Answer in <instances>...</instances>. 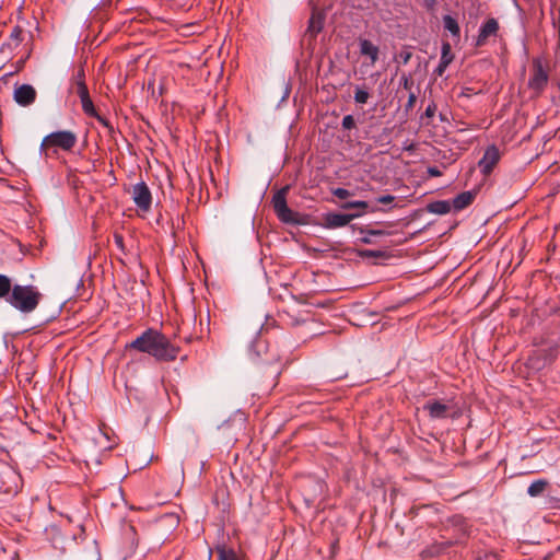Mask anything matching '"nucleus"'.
Wrapping results in <instances>:
<instances>
[{
  "mask_svg": "<svg viewBox=\"0 0 560 560\" xmlns=\"http://www.w3.org/2000/svg\"><path fill=\"white\" fill-rule=\"evenodd\" d=\"M131 197L136 206L147 212L151 209L152 196L148 185L144 182L133 185Z\"/></svg>",
  "mask_w": 560,
  "mask_h": 560,
  "instance_id": "423d86ee",
  "label": "nucleus"
},
{
  "mask_svg": "<svg viewBox=\"0 0 560 560\" xmlns=\"http://www.w3.org/2000/svg\"><path fill=\"white\" fill-rule=\"evenodd\" d=\"M13 285L11 283V279L0 273V299H8L12 293Z\"/></svg>",
  "mask_w": 560,
  "mask_h": 560,
  "instance_id": "5701e85b",
  "label": "nucleus"
},
{
  "mask_svg": "<svg viewBox=\"0 0 560 560\" xmlns=\"http://www.w3.org/2000/svg\"><path fill=\"white\" fill-rule=\"evenodd\" d=\"M289 189V186H284L273 195L271 202L275 213L277 214L278 219L285 224H305L304 217L301 213L293 211L288 207L287 195Z\"/></svg>",
  "mask_w": 560,
  "mask_h": 560,
  "instance_id": "7ed1b4c3",
  "label": "nucleus"
},
{
  "mask_svg": "<svg viewBox=\"0 0 560 560\" xmlns=\"http://www.w3.org/2000/svg\"><path fill=\"white\" fill-rule=\"evenodd\" d=\"M435 112H436V104L432 101L428 104L423 116L427 118H432L435 115Z\"/></svg>",
  "mask_w": 560,
  "mask_h": 560,
  "instance_id": "c9c22d12",
  "label": "nucleus"
},
{
  "mask_svg": "<svg viewBox=\"0 0 560 560\" xmlns=\"http://www.w3.org/2000/svg\"><path fill=\"white\" fill-rule=\"evenodd\" d=\"M341 125L343 129L350 130L355 127V120L352 115H346L342 118Z\"/></svg>",
  "mask_w": 560,
  "mask_h": 560,
  "instance_id": "72a5a7b5",
  "label": "nucleus"
},
{
  "mask_svg": "<svg viewBox=\"0 0 560 560\" xmlns=\"http://www.w3.org/2000/svg\"><path fill=\"white\" fill-rule=\"evenodd\" d=\"M453 545L454 542L452 540L434 541L420 552V557L423 560L439 557L443 555Z\"/></svg>",
  "mask_w": 560,
  "mask_h": 560,
  "instance_id": "ddd939ff",
  "label": "nucleus"
},
{
  "mask_svg": "<svg viewBox=\"0 0 560 560\" xmlns=\"http://www.w3.org/2000/svg\"><path fill=\"white\" fill-rule=\"evenodd\" d=\"M476 195L475 190L463 191L453 199L451 205L455 211H460L474 202Z\"/></svg>",
  "mask_w": 560,
  "mask_h": 560,
  "instance_id": "a211bd4d",
  "label": "nucleus"
},
{
  "mask_svg": "<svg viewBox=\"0 0 560 560\" xmlns=\"http://www.w3.org/2000/svg\"><path fill=\"white\" fill-rule=\"evenodd\" d=\"M370 97V93L361 88L355 89L354 102L358 104H365Z\"/></svg>",
  "mask_w": 560,
  "mask_h": 560,
  "instance_id": "c85d7f7f",
  "label": "nucleus"
},
{
  "mask_svg": "<svg viewBox=\"0 0 560 560\" xmlns=\"http://www.w3.org/2000/svg\"><path fill=\"white\" fill-rule=\"evenodd\" d=\"M22 28L20 26H15L11 33V38L19 44L20 42H22Z\"/></svg>",
  "mask_w": 560,
  "mask_h": 560,
  "instance_id": "58836bf2",
  "label": "nucleus"
},
{
  "mask_svg": "<svg viewBox=\"0 0 560 560\" xmlns=\"http://www.w3.org/2000/svg\"><path fill=\"white\" fill-rule=\"evenodd\" d=\"M358 256L363 259H368V258L386 259L389 257V254L385 250L360 249V250H358Z\"/></svg>",
  "mask_w": 560,
  "mask_h": 560,
  "instance_id": "393cba45",
  "label": "nucleus"
},
{
  "mask_svg": "<svg viewBox=\"0 0 560 560\" xmlns=\"http://www.w3.org/2000/svg\"><path fill=\"white\" fill-rule=\"evenodd\" d=\"M88 116L95 118L103 127L107 129L109 135L115 133V128L110 121L106 117L100 115L96 109L95 114H88Z\"/></svg>",
  "mask_w": 560,
  "mask_h": 560,
  "instance_id": "bb28decb",
  "label": "nucleus"
},
{
  "mask_svg": "<svg viewBox=\"0 0 560 560\" xmlns=\"http://www.w3.org/2000/svg\"><path fill=\"white\" fill-rule=\"evenodd\" d=\"M501 154L495 144L489 145L481 160L478 162L481 173L488 176L493 171L494 166L500 161Z\"/></svg>",
  "mask_w": 560,
  "mask_h": 560,
  "instance_id": "9d476101",
  "label": "nucleus"
},
{
  "mask_svg": "<svg viewBox=\"0 0 560 560\" xmlns=\"http://www.w3.org/2000/svg\"><path fill=\"white\" fill-rule=\"evenodd\" d=\"M558 23H559V47H560V5H559V9H558Z\"/></svg>",
  "mask_w": 560,
  "mask_h": 560,
  "instance_id": "a18cd8bd",
  "label": "nucleus"
},
{
  "mask_svg": "<svg viewBox=\"0 0 560 560\" xmlns=\"http://www.w3.org/2000/svg\"><path fill=\"white\" fill-rule=\"evenodd\" d=\"M360 54L368 56L371 59V63L374 65L378 59L380 49L371 40L360 38L359 40Z\"/></svg>",
  "mask_w": 560,
  "mask_h": 560,
  "instance_id": "6ab92c4d",
  "label": "nucleus"
},
{
  "mask_svg": "<svg viewBox=\"0 0 560 560\" xmlns=\"http://www.w3.org/2000/svg\"><path fill=\"white\" fill-rule=\"evenodd\" d=\"M19 475L11 468L4 467L0 471V492L16 493Z\"/></svg>",
  "mask_w": 560,
  "mask_h": 560,
  "instance_id": "9b49d317",
  "label": "nucleus"
},
{
  "mask_svg": "<svg viewBox=\"0 0 560 560\" xmlns=\"http://www.w3.org/2000/svg\"><path fill=\"white\" fill-rule=\"evenodd\" d=\"M215 552L218 555V560H240L236 552L224 545L217 546Z\"/></svg>",
  "mask_w": 560,
  "mask_h": 560,
  "instance_id": "412c9836",
  "label": "nucleus"
},
{
  "mask_svg": "<svg viewBox=\"0 0 560 560\" xmlns=\"http://www.w3.org/2000/svg\"><path fill=\"white\" fill-rule=\"evenodd\" d=\"M548 83V73L544 69L540 60L535 59L533 62V74L528 80V88L540 94Z\"/></svg>",
  "mask_w": 560,
  "mask_h": 560,
  "instance_id": "0eeeda50",
  "label": "nucleus"
},
{
  "mask_svg": "<svg viewBox=\"0 0 560 560\" xmlns=\"http://www.w3.org/2000/svg\"><path fill=\"white\" fill-rule=\"evenodd\" d=\"M14 101L21 106H30L35 102L36 91L30 84H22L14 90Z\"/></svg>",
  "mask_w": 560,
  "mask_h": 560,
  "instance_id": "f8f14e48",
  "label": "nucleus"
},
{
  "mask_svg": "<svg viewBox=\"0 0 560 560\" xmlns=\"http://www.w3.org/2000/svg\"><path fill=\"white\" fill-rule=\"evenodd\" d=\"M75 93L80 97L83 113L85 115L95 114V106L90 96L88 85L79 84V88H75Z\"/></svg>",
  "mask_w": 560,
  "mask_h": 560,
  "instance_id": "f3484780",
  "label": "nucleus"
},
{
  "mask_svg": "<svg viewBox=\"0 0 560 560\" xmlns=\"http://www.w3.org/2000/svg\"><path fill=\"white\" fill-rule=\"evenodd\" d=\"M547 486H548L547 480L538 479L530 483V486L527 489V493L530 497H538L546 490Z\"/></svg>",
  "mask_w": 560,
  "mask_h": 560,
  "instance_id": "b1692460",
  "label": "nucleus"
},
{
  "mask_svg": "<svg viewBox=\"0 0 560 560\" xmlns=\"http://www.w3.org/2000/svg\"><path fill=\"white\" fill-rule=\"evenodd\" d=\"M361 217V213H335L328 212L323 215L322 225L325 229H337L348 225L355 218Z\"/></svg>",
  "mask_w": 560,
  "mask_h": 560,
  "instance_id": "6e6552de",
  "label": "nucleus"
},
{
  "mask_svg": "<svg viewBox=\"0 0 560 560\" xmlns=\"http://www.w3.org/2000/svg\"><path fill=\"white\" fill-rule=\"evenodd\" d=\"M371 235L369 234H365L363 237L360 238L361 243L363 244H371L372 243V240L370 237Z\"/></svg>",
  "mask_w": 560,
  "mask_h": 560,
  "instance_id": "37998d69",
  "label": "nucleus"
},
{
  "mask_svg": "<svg viewBox=\"0 0 560 560\" xmlns=\"http://www.w3.org/2000/svg\"><path fill=\"white\" fill-rule=\"evenodd\" d=\"M400 84L405 90H411L413 81L410 75L402 74V77L400 78Z\"/></svg>",
  "mask_w": 560,
  "mask_h": 560,
  "instance_id": "f704fd0d",
  "label": "nucleus"
},
{
  "mask_svg": "<svg viewBox=\"0 0 560 560\" xmlns=\"http://www.w3.org/2000/svg\"><path fill=\"white\" fill-rule=\"evenodd\" d=\"M77 135L70 130H60L47 135L40 144V150L48 155V150L59 148L63 151H71L77 144Z\"/></svg>",
  "mask_w": 560,
  "mask_h": 560,
  "instance_id": "20e7f679",
  "label": "nucleus"
},
{
  "mask_svg": "<svg viewBox=\"0 0 560 560\" xmlns=\"http://www.w3.org/2000/svg\"><path fill=\"white\" fill-rule=\"evenodd\" d=\"M276 360V357L275 355H271L269 358H265L262 359V362L267 363V364H270L272 363L273 361Z\"/></svg>",
  "mask_w": 560,
  "mask_h": 560,
  "instance_id": "c03bdc74",
  "label": "nucleus"
},
{
  "mask_svg": "<svg viewBox=\"0 0 560 560\" xmlns=\"http://www.w3.org/2000/svg\"><path fill=\"white\" fill-rule=\"evenodd\" d=\"M79 84L85 83V71L83 66H80L77 70V73L73 75V85L74 88H79Z\"/></svg>",
  "mask_w": 560,
  "mask_h": 560,
  "instance_id": "c756f323",
  "label": "nucleus"
},
{
  "mask_svg": "<svg viewBox=\"0 0 560 560\" xmlns=\"http://www.w3.org/2000/svg\"><path fill=\"white\" fill-rule=\"evenodd\" d=\"M412 57V52L409 50V47H404L402 50L396 56L395 60L398 63L407 65Z\"/></svg>",
  "mask_w": 560,
  "mask_h": 560,
  "instance_id": "cd10ccee",
  "label": "nucleus"
},
{
  "mask_svg": "<svg viewBox=\"0 0 560 560\" xmlns=\"http://www.w3.org/2000/svg\"><path fill=\"white\" fill-rule=\"evenodd\" d=\"M454 55L452 54V47L451 44L447 42H444L442 44V51H441V59L438 65V67L434 70V74L441 77L445 72L446 68L450 66V63L453 61Z\"/></svg>",
  "mask_w": 560,
  "mask_h": 560,
  "instance_id": "dca6fc26",
  "label": "nucleus"
},
{
  "mask_svg": "<svg viewBox=\"0 0 560 560\" xmlns=\"http://www.w3.org/2000/svg\"><path fill=\"white\" fill-rule=\"evenodd\" d=\"M179 518L177 515L170 513L156 518L150 526L153 535H156V541L163 544L170 534L178 526Z\"/></svg>",
  "mask_w": 560,
  "mask_h": 560,
  "instance_id": "39448f33",
  "label": "nucleus"
},
{
  "mask_svg": "<svg viewBox=\"0 0 560 560\" xmlns=\"http://www.w3.org/2000/svg\"><path fill=\"white\" fill-rule=\"evenodd\" d=\"M427 173L431 177L442 176V172L436 166H429L428 170H427Z\"/></svg>",
  "mask_w": 560,
  "mask_h": 560,
  "instance_id": "a19ab883",
  "label": "nucleus"
},
{
  "mask_svg": "<svg viewBox=\"0 0 560 560\" xmlns=\"http://www.w3.org/2000/svg\"><path fill=\"white\" fill-rule=\"evenodd\" d=\"M266 348L267 347H266L265 341L256 340L253 343V348H252V354L254 355V359H259L260 358V351L265 350Z\"/></svg>",
  "mask_w": 560,
  "mask_h": 560,
  "instance_id": "7c9ffc66",
  "label": "nucleus"
},
{
  "mask_svg": "<svg viewBox=\"0 0 560 560\" xmlns=\"http://www.w3.org/2000/svg\"><path fill=\"white\" fill-rule=\"evenodd\" d=\"M477 560H499V558L495 553L487 552L483 556L478 557Z\"/></svg>",
  "mask_w": 560,
  "mask_h": 560,
  "instance_id": "79ce46f5",
  "label": "nucleus"
},
{
  "mask_svg": "<svg viewBox=\"0 0 560 560\" xmlns=\"http://www.w3.org/2000/svg\"><path fill=\"white\" fill-rule=\"evenodd\" d=\"M114 242L116 246L125 253V243H124V236L119 233H114Z\"/></svg>",
  "mask_w": 560,
  "mask_h": 560,
  "instance_id": "4c0bfd02",
  "label": "nucleus"
},
{
  "mask_svg": "<svg viewBox=\"0 0 560 560\" xmlns=\"http://www.w3.org/2000/svg\"><path fill=\"white\" fill-rule=\"evenodd\" d=\"M340 208L343 210L360 209L361 211L359 213L362 215L368 212L369 203L363 200L346 201L340 206Z\"/></svg>",
  "mask_w": 560,
  "mask_h": 560,
  "instance_id": "a878e982",
  "label": "nucleus"
},
{
  "mask_svg": "<svg viewBox=\"0 0 560 560\" xmlns=\"http://www.w3.org/2000/svg\"><path fill=\"white\" fill-rule=\"evenodd\" d=\"M42 298L43 294L32 284H14L7 302L21 313L28 314L37 308Z\"/></svg>",
  "mask_w": 560,
  "mask_h": 560,
  "instance_id": "f03ea898",
  "label": "nucleus"
},
{
  "mask_svg": "<svg viewBox=\"0 0 560 560\" xmlns=\"http://www.w3.org/2000/svg\"><path fill=\"white\" fill-rule=\"evenodd\" d=\"M425 209L430 213L443 215L451 211L452 205L447 200H436L428 203Z\"/></svg>",
  "mask_w": 560,
  "mask_h": 560,
  "instance_id": "aec40b11",
  "label": "nucleus"
},
{
  "mask_svg": "<svg viewBox=\"0 0 560 560\" xmlns=\"http://www.w3.org/2000/svg\"><path fill=\"white\" fill-rule=\"evenodd\" d=\"M359 230L361 233L369 234L372 236H385V235L392 234V232L386 231V230L363 229V228H360Z\"/></svg>",
  "mask_w": 560,
  "mask_h": 560,
  "instance_id": "473e14b6",
  "label": "nucleus"
},
{
  "mask_svg": "<svg viewBox=\"0 0 560 560\" xmlns=\"http://www.w3.org/2000/svg\"><path fill=\"white\" fill-rule=\"evenodd\" d=\"M395 200V197L393 195H384L376 199L377 202L383 205H389Z\"/></svg>",
  "mask_w": 560,
  "mask_h": 560,
  "instance_id": "ea45409f",
  "label": "nucleus"
},
{
  "mask_svg": "<svg viewBox=\"0 0 560 560\" xmlns=\"http://www.w3.org/2000/svg\"><path fill=\"white\" fill-rule=\"evenodd\" d=\"M331 194H332L335 197H337V198H339V199H342V200H343V199H347V198H349V197H351V196H353V195H354L352 191H350V190H348V189H346V188H341V187H338V188L332 189V190H331Z\"/></svg>",
  "mask_w": 560,
  "mask_h": 560,
  "instance_id": "2f4dec72",
  "label": "nucleus"
},
{
  "mask_svg": "<svg viewBox=\"0 0 560 560\" xmlns=\"http://www.w3.org/2000/svg\"><path fill=\"white\" fill-rule=\"evenodd\" d=\"M127 349L148 353L159 362L175 361L180 351V348L172 343L164 334L153 328L144 330L138 338L127 345Z\"/></svg>",
  "mask_w": 560,
  "mask_h": 560,
  "instance_id": "f257e3e1",
  "label": "nucleus"
},
{
  "mask_svg": "<svg viewBox=\"0 0 560 560\" xmlns=\"http://www.w3.org/2000/svg\"><path fill=\"white\" fill-rule=\"evenodd\" d=\"M443 25L446 31H448L453 36L459 37L460 28L459 25L452 15H444L443 16Z\"/></svg>",
  "mask_w": 560,
  "mask_h": 560,
  "instance_id": "4be33fe9",
  "label": "nucleus"
},
{
  "mask_svg": "<svg viewBox=\"0 0 560 560\" xmlns=\"http://www.w3.org/2000/svg\"><path fill=\"white\" fill-rule=\"evenodd\" d=\"M325 15L320 11L313 10L312 15L308 20V25L306 30V35L311 38H315L318 33L322 32L324 27Z\"/></svg>",
  "mask_w": 560,
  "mask_h": 560,
  "instance_id": "2eb2a0df",
  "label": "nucleus"
},
{
  "mask_svg": "<svg viewBox=\"0 0 560 560\" xmlns=\"http://www.w3.org/2000/svg\"><path fill=\"white\" fill-rule=\"evenodd\" d=\"M448 409V406L440 400H429L423 405V410H427L432 419L447 418Z\"/></svg>",
  "mask_w": 560,
  "mask_h": 560,
  "instance_id": "4468645a",
  "label": "nucleus"
},
{
  "mask_svg": "<svg viewBox=\"0 0 560 560\" xmlns=\"http://www.w3.org/2000/svg\"><path fill=\"white\" fill-rule=\"evenodd\" d=\"M499 30L500 26L497 19L489 18L485 23L481 24L476 37L475 46L482 47L487 45L490 37L498 36Z\"/></svg>",
  "mask_w": 560,
  "mask_h": 560,
  "instance_id": "1a4fd4ad",
  "label": "nucleus"
},
{
  "mask_svg": "<svg viewBox=\"0 0 560 560\" xmlns=\"http://www.w3.org/2000/svg\"><path fill=\"white\" fill-rule=\"evenodd\" d=\"M416 102H417V95L413 92H410V94L408 96V102L405 106V112L408 113L409 110H411L413 108Z\"/></svg>",
  "mask_w": 560,
  "mask_h": 560,
  "instance_id": "e433bc0d",
  "label": "nucleus"
}]
</instances>
